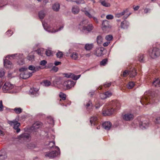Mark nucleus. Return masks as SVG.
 Here are the masks:
<instances>
[{
	"instance_id": "2eb2a0df",
	"label": "nucleus",
	"mask_w": 160,
	"mask_h": 160,
	"mask_svg": "<svg viewBox=\"0 0 160 160\" xmlns=\"http://www.w3.org/2000/svg\"><path fill=\"white\" fill-rule=\"evenodd\" d=\"M38 89L35 88H31L29 91V94L32 97L37 96L39 93L38 91Z\"/></svg>"
},
{
	"instance_id": "5fc2aeb1",
	"label": "nucleus",
	"mask_w": 160,
	"mask_h": 160,
	"mask_svg": "<svg viewBox=\"0 0 160 160\" xmlns=\"http://www.w3.org/2000/svg\"><path fill=\"white\" fill-rule=\"evenodd\" d=\"M113 16L111 14H108L106 16V18L107 19H112L113 18Z\"/></svg>"
},
{
	"instance_id": "864d4df0",
	"label": "nucleus",
	"mask_w": 160,
	"mask_h": 160,
	"mask_svg": "<svg viewBox=\"0 0 160 160\" xmlns=\"http://www.w3.org/2000/svg\"><path fill=\"white\" fill-rule=\"evenodd\" d=\"M105 94L106 95V98H107L109 97L110 96H111L112 95V93H111V92H110L109 91H107L105 93Z\"/></svg>"
},
{
	"instance_id": "052dcab7",
	"label": "nucleus",
	"mask_w": 160,
	"mask_h": 160,
	"mask_svg": "<svg viewBox=\"0 0 160 160\" xmlns=\"http://www.w3.org/2000/svg\"><path fill=\"white\" fill-rule=\"evenodd\" d=\"M52 70L55 72H56L58 71V68L56 66H53L52 67Z\"/></svg>"
},
{
	"instance_id": "20e7f679",
	"label": "nucleus",
	"mask_w": 160,
	"mask_h": 160,
	"mask_svg": "<svg viewBox=\"0 0 160 160\" xmlns=\"http://www.w3.org/2000/svg\"><path fill=\"white\" fill-rule=\"evenodd\" d=\"M128 9H126L123 10L121 12L116 13L115 14V17L117 18H119L124 15L123 17V19H125L131 14V12L128 13H127L128 12Z\"/></svg>"
},
{
	"instance_id": "f257e3e1",
	"label": "nucleus",
	"mask_w": 160,
	"mask_h": 160,
	"mask_svg": "<svg viewBox=\"0 0 160 160\" xmlns=\"http://www.w3.org/2000/svg\"><path fill=\"white\" fill-rule=\"evenodd\" d=\"M153 94L150 91L146 92L141 98L140 102L142 105H147L148 103H154Z\"/></svg>"
},
{
	"instance_id": "e433bc0d",
	"label": "nucleus",
	"mask_w": 160,
	"mask_h": 160,
	"mask_svg": "<svg viewBox=\"0 0 160 160\" xmlns=\"http://www.w3.org/2000/svg\"><path fill=\"white\" fill-rule=\"evenodd\" d=\"M42 83L44 86L48 87L51 84V82L48 80H45L42 81Z\"/></svg>"
},
{
	"instance_id": "39448f33",
	"label": "nucleus",
	"mask_w": 160,
	"mask_h": 160,
	"mask_svg": "<svg viewBox=\"0 0 160 160\" xmlns=\"http://www.w3.org/2000/svg\"><path fill=\"white\" fill-rule=\"evenodd\" d=\"M12 57L13 59H20L21 60V62H19V61H18V63L20 64H22L24 63V57L22 54H14L11 55H9L7 56V58H10Z\"/></svg>"
},
{
	"instance_id": "c03bdc74",
	"label": "nucleus",
	"mask_w": 160,
	"mask_h": 160,
	"mask_svg": "<svg viewBox=\"0 0 160 160\" xmlns=\"http://www.w3.org/2000/svg\"><path fill=\"white\" fill-rule=\"evenodd\" d=\"M86 107L87 109L88 108H92V103L90 101H89L88 102H87L86 104Z\"/></svg>"
},
{
	"instance_id": "37998d69",
	"label": "nucleus",
	"mask_w": 160,
	"mask_h": 160,
	"mask_svg": "<svg viewBox=\"0 0 160 160\" xmlns=\"http://www.w3.org/2000/svg\"><path fill=\"white\" fill-rule=\"evenodd\" d=\"M138 61H140V62H143V55L142 54H139L138 57Z\"/></svg>"
},
{
	"instance_id": "f704fd0d",
	"label": "nucleus",
	"mask_w": 160,
	"mask_h": 160,
	"mask_svg": "<svg viewBox=\"0 0 160 160\" xmlns=\"http://www.w3.org/2000/svg\"><path fill=\"white\" fill-rule=\"evenodd\" d=\"M42 25H43V26L45 30H46V31H48V32H58L60 30L62 29L63 28V26H62V27H60L58 30H55L54 31L53 30H48V29H46V28H45V25L43 23H42Z\"/></svg>"
},
{
	"instance_id": "5701e85b",
	"label": "nucleus",
	"mask_w": 160,
	"mask_h": 160,
	"mask_svg": "<svg viewBox=\"0 0 160 160\" xmlns=\"http://www.w3.org/2000/svg\"><path fill=\"white\" fill-rule=\"evenodd\" d=\"M99 2L103 7H109L111 6L110 3L107 2L106 0H99Z\"/></svg>"
},
{
	"instance_id": "412c9836",
	"label": "nucleus",
	"mask_w": 160,
	"mask_h": 160,
	"mask_svg": "<svg viewBox=\"0 0 160 160\" xmlns=\"http://www.w3.org/2000/svg\"><path fill=\"white\" fill-rule=\"evenodd\" d=\"M4 65L6 68H11L13 67L12 63L7 59H4Z\"/></svg>"
},
{
	"instance_id": "9d476101",
	"label": "nucleus",
	"mask_w": 160,
	"mask_h": 160,
	"mask_svg": "<svg viewBox=\"0 0 160 160\" xmlns=\"http://www.w3.org/2000/svg\"><path fill=\"white\" fill-rule=\"evenodd\" d=\"M18 138L22 141H29L30 140V137L29 134L24 133L18 136Z\"/></svg>"
},
{
	"instance_id": "ea45409f",
	"label": "nucleus",
	"mask_w": 160,
	"mask_h": 160,
	"mask_svg": "<svg viewBox=\"0 0 160 160\" xmlns=\"http://www.w3.org/2000/svg\"><path fill=\"white\" fill-rule=\"evenodd\" d=\"M135 83L133 82H129L127 85V88L129 89L132 88L134 86Z\"/></svg>"
},
{
	"instance_id": "423d86ee",
	"label": "nucleus",
	"mask_w": 160,
	"mask_h": 160,
	"mask_svg": "<svg viewBox=\"0 0 160 160\" xmlns=\"http://www.w3.org/2000/svg\"><path fill=\"white\" fill-rule=\"evenodd\" d=\"M14 87L13 85L11 84L10 82H7L5 83L2 88V89L4 92H10L9 91L12 89Z\"/></svg>"
},
{
	"instance_id": "a19ab883",
	"label": "nucleus",
	"mask_w": 160,
	"mask_h": 160,
	"mask_svg": "<svg viewBox=\"0 0 160 160\" xmlns=\"http://www.w3.org/2000/svg\"><path fill=\"white\" fill-rule=\"evenodd\" d=\"M36 52L39 55L42 56L44 51L43 49L40 48L37 50Z\"/></svg>"
},
{
	"instance_id": "6ab92c4d",
	"label": "nucleus",
	"mask_w": 160,
	"mask_h": 160,
	"mask_svg": "<svg viewBox=\"0 0 160 160\" xmlns=\"http://www.w3.org/2000/svg\"><path fill=\"white\" fill-rule=\"evenodd\" d=\"M102 126L105 130H109L111 127L112 124L110 122L107 121L103 123Z\"/></svg>"
},
{
	"instance_id": "4468645a",
	"label": "nucleus",
	"mask_w": 160,
	"mask_h": 160,
	"mask_svg": "<svg viewBox=\"0 0 160 160\" xmlns=\"http://www.w3.org/2000/svg\"><path fill=\"white\" fill-rule=\"evenodd\" d=\"M93 26L92 24H89L87 26H84L82 28V31L83 32H91L93 29Z\"/></svg>"
},
{
	"instance_id": "49530a36",
	"label": "nucleus",
	"mask_w": 160,
	"mask_h": 160,
	"mask_svg": "<svg viewBox=\"0 0 160 160\" xmlns=\"http://www.w3.org/2000/svg\"><path fill=\"white\" fill-rule=\"evenodd\" d=\"M59 96L62 100H64L66 99V95L63 93H60Z\"/></svg>"
},
{
	"instance_id": "a878e982",
	"label": "nucleus",
	"mask_w": 160,
	"mask_h": 160,
	"mask_svg": "<svg viewBox=\"0 0 160 160\" xmlns=\"http://www.w3.org/2000/svg\"><path fill=\"white\" fill-rule=\"evenodd\" d=\"M129 25V22L127 21L124 20L121 22V27L122 28L126 29L128 28Z\"/></svg>"
},
{
	"instance_id": "6e6552de",
	"label": "nucleus",
	"mask_w": 160,
	"mask_h": 160,
	"mask_svg": "<svg viewBox=\"0 0 160 160\" xmlns=\"http://www.w3.org/2000/svg\"><path fill=\"white\" fill-rule=\"evenodd\" d=\"M111 26L110 24L109 21L107 20H103L102 22V28L104 31H106L110 29Z\"/></svg>"
},
{
	"instance_id": "0e129e2a",
	"label": "nucleus",
	"mask_w": 160,
	"mask_h": 160,
	"mask_svg": "<svg viewBox=\"0 0 160 160\" xmlns=\"http://www.w3.org/2000/svg\"><path fill=\"white\" fill-rule=\"evenodd\" d=\"M28 59L29 61H32L34 59V56L32 55H29L28 56Z\"/></svg>"
},
{
	"instance_id": "f03ea898",
	"label": "nucleus",
	"mask_w": 160,
	"mask_h": 160,
	"mask_svg": "<svg viewBox=\"0 0 160 160\" xmlns=\"http://www.w3.org/2000/svg\"><path fill=\"white\" fill-rule=\"evenodd\" d=\"M112 104L113 108L104 109L102 110V113L104 116H109L112 114L114 111L113 108H116V109H118L120 108V104L118 101H113Z\"/></svg>"
},
{
	"instance_id": "f3484780",
	"label": "nucleus",
	"mask_w": 160,
	"mask_h": 160,
	"mask_svg": "<svg viewBox=\"0 0 160 160\" xmlns=\"http://www.w3.org/2000/svg\"><path fill=\"white\" fill-rule=\"evenodd\" d=\"M65 75V76L66 77L68 78H71L72 79L75 80H78L81 77V75H76L72 73H66Z\"/></svg>"
},
{
	"instance_id": "4d7b16f0",
	"label": "nucleus",
	"mask_w": 160,
	"mask_h": 160,
	"mask_svg": "<svg viewBox=\"0 0 160 160\" xmlns=\"http://www.w3.org/2000/svg\"><path fill=\"white\" fill-rule=\"evenodd\" d=\"M5 74V72L2 69H0V78L3 77Z\"/></svg>"
},
{
	"instance_id": "603ef678",
	"label": "nucleus",
	"mask_w": 160,
	"mask_h": 160,
	"mask_svg": "<svg viewBox=\"0 0 160 160\" xmlns=\"http://www.w3.org/2000/svg\"><path fill=\"white\" fill-rule=\"evenodd\" d=\"M113 38L112 36L111 35H108L106 36L105 39L108 41L111 40Z\"/></svg>"
},
{
	"instance_id": "ddd939ff",
	"label": "nucleus",
	"mask_w": 160,
	"mask_h": 160,
	"mask_svg": "<svg viewBox=\"0 0 160 160\" xmlns=\"http://www.w3.org/2000/svg\"><path fill=\"white\" fill-rule=\"evenodd\" d=\"M122 119L126 121L132 120L134 118L133 114L130 113H128L122 115Z\"/></svg>"
},
{
	"instance_id": "2f4dec72",
	"label": "nucleus",
	"mask_w": 160,
	"mask_h": 160,
	"mask_svg": "<svg viewBox=\"0 0 160 160\" xmlns=\"http://www.w3.org/2000/svg\"><path fill=\"white\" fill-rule=\"evenodd\" d=\"M79 11V8L77 6H73L72 9V12L74 14H78Z\"/></svg>"
},
{
	"instance_id": "1a4fd4ad",
	"label": "nucleus",
	"mask_w": 160,
	"mask_h": 160,
	"mask_svg": "<svg viewBox=\"0 0 160 160\" xmlns=\"http://www.w3.org/2000/svg\"><path fill=\"white\" fill-rule=\"evenodd\" d=\"M75 84L73 81L67 80L64 82L63 84V86L66 89H68L73 87Z\"/></svg>"
},
{
	"instance_id": "774afa93",
	"label": "nucleus",
	"mask_w": 160,
	"mask_h": 160,
	"mask_svg": "<svg viewBox=\"0 0 160 160\" xmlns=\"http://www.w3.org/2000/svg\"><path fill=\"white\" fill-rule=\"evenodd\" d=\"M155 122L157 123H160V117H158L156 118Z\"/></svg>"
},
{
	"instance_id": "393cba45",
	"label": "nucleus",
	"mask_w": 160,
	"mask_h": 160,
	"mask_svg": "<svg viewBox=\"0 0 160 160\" xmlns=\"http://www.w3.org/2000/svg\"><path fill=\"white\" fill-rule=\"evenodd\" d=\"M60 5L58 2L54 3L52 5V9L55 11L58 12L60 9Z\"/></svg>"
},
{
	"instance_id": "7c9ffc66",
	"label": "nucleus",
	"mask_w": 160,
	"mask_h": 160,
	"mask_svg": "<svg viewBox=\"0 0 160 160\" xmlns=\"http://www.w3.org/2000/svg\"><path fill=\"white\" fill-rule=\"evenodd\" d=\"M54 84L59 85L61 83V78L60 77H56L54 80L53 81Z\"/></svg>"
},
{
	"instance_id": "473e14b6",
	"label": "nucleus",
	"mask_w": 160,
	"mask_h": 160,
	"mask_svg": "<svg viewBox=\"0 0 160 160\" xmlns=\"http://www.w3.org/2000/svg\"><path fill=\"white\" fill-rule=\"evenodd\" d=\"M70 57L72 59L75 60L78 59L79 57L78 54L76 52L72 53Z\"/></svg>"
},
{
	"instance_id": "bf43d9fd",
	"label": "nucleus",
	"mask_w": 160,
	"mask_h": 160,
	"mask_svg": "<svg viewBox=\"0 0 160 160\" xmlns=\"http://www.w3.org/2000/svg\"><path fill=\"white\" fill-rule=\"evenodd\" d=\"M47 63V62L45 60L41 61L40 62V65L43 66H44Z\"/></svg>"
},
{
	"instance_id": "bb28decb",
	"label": "nucleus",
	"mask_w": 160,
	"mask_h": 160,
	"mask_svg": "<svg viewBox=\"0 0 160 160\" xmlns=\"http://www.w3.org/2000/svg\"><path fill=\"white\" fill-rule=\"evenodd\" d=\"M102 49L100 48H98L96 49L94 54L98 57H100L102 55Z\"/></svg>"
},
{
	"instance_id": "4c0bfd02",
	"label": "nucleus",
	"mask_w": 160,
	"mask_h": 160,
	"mask_svg": "<svg viewBox=\"0 0 160 160\" xmlns=\"http://www.w3.org/2000/svg\"><path fill=\"white\" fill-rule=\"evenodd\" d=\"M47 122L50 124H54V120L51 116H49L47 119Z\"/></svg>"
},
{
	"instance_id": "de8ad7c7",
	"label": "nucleus",
	"mask_w": 160,
	"mask_h": 160,
	"mask_svg": "<svg viewBox=\"0 0 160 160\" xmlns=\"http://www.w3.org/2000/svg\"><path fill=\"white\" fill-rule=\"evenodd\" d=\"M56 55L57 58H61L62 57L63 54L62 52L59 51L57 53Z\"/></svg>"
},
{
	"instance_id": "cd10ccee",
	"label": "nucleus",
	"mask_w": 160,
	"mask_h": 160,
	"mask_svg": "<svg viewBox=\"0 0 160 160\" xmlns=\"http://www.w3.org/2000/svg\"><path fill=\"white\" fill-rule=\"evenodd\" d=\"M93 43H87L85 45L84 48L87 51H90L93 48Z\"/></svg>"
},
{
	"instance_id": "aec40b11",
	"label": "nucleus",
	"mask_w": 160,
	"mask_h": 160,
	"mask_svg": "<svg viewBox=\"0 0 160 160\" xmlns=\"http://www.w3.org/2000/svg\"><path fill=\"white\" fill-rule=\"evenodd\" d=\"M28 68L29 70L33 71L32 72V73L33 72L38 71L42 68L40 66H34L33 65H30L29 66Z\"/></svg>"
},
{
	"instance_id": "09e8293b",
	"label": "nucleus",
	"mask_w": 160,
	"mask_h": 160,
	"mask_svg": "<svg viewBox=\"0 0 160 160\" xmlns=\"http://www.w3.org/2000/svg\"><path fill=\"white\" fill-rule=\"evenodd\" d=\"M107 61L108 60L107 59H104L101 62L100 65L103 66H104L107 63Z\"/></svg>"
},
{
	"instance_id": "a18cd8bd",
	"label": "nucleus",
	"mask_w": 160,
	"mask_h": 160,
	"mask_svg": "<svg viewBox=\"0 0 160 160\" xmlns=\"http://www.w3.org/2000/svg\"><path fill=\"white\" fill-rule=\"evenodd\" d=\"M76 3L77 4H84L85 3L84 0H76Z\"/></svg>"
},
{
	"instance_id": "c85d7f7f",
	"label": "nucleus",
	"mask_w": 160,
	"mask_h": 160,
	"mask_svg": "<svg viewBox=\"0 0 160 160\" xmlns=\"http://www.w3.org/2000/svg\"><path fill=\"white\" fill-rule=\"evenodd\" d=\"M152 85L153 86L156 87H160V80L158 79H156L152 82Z\"/></svg>"
},
{
	"instance_id": "13d9d810",
	"label": "nucleus",
	"mask_w": 160,
	"mask_h": 160,
	"mask_svg": "<svg viewBox=\"0 0 160 160\" xmlns=\"http://www.w3.org/2000/svg\"><path fill=\"white\" fill-rule=\"evenodd\" d=\"M27 68L24 67L21 68L19 69V71L21 72H24L25 71H27Z\"/></svg>"
},
{
	"instance_id": "0eeeda50",
	"label": "nucleus",
	"mask_w": 160,
	"mask_h": 160,
	"mask_svg": "<svg viewBox=\"0 0 160 160\" xmlns=\"http://www.w3.org/2000/svg\"><path fill=\"white\" fill-rule=\"evenodd\" d=\"M60 153V150L57 151L56 150L52 151L51 152H46L45 154V156L46 157H48L49 158H52L56 157L58 156Z\"/></svg>"
},
{
	"instance_id": "6e6d98bb",
	"label": "nucleus",
	"mask_w": 160,
	"mask_h": 160,
	"mask_svg": "<svg viewBox=\"0 0 160 160\" xmlns=\"http://www.w3.org/2000/svg\"><path fill=\"white\" fill-rule=\"evenodd\" d=\"M45 52L48 56H50L52 54L51 51L50 50H47L45 51Z\"/></svg>"
},
{
	"instance_id": "72a5a7b5",
	"label": "nucleus",
	"mask_w": 160,
	"mask_h": 160,
	"mask_svg": "<svg viewBox=\"0 0 160 160\" xmlns=\"http://www.w3.org/2000/svg\"><path fill=\"white\" fill-rule=\"evenodd\" d=\"M46 15V12L44 11H41L38 13V16L41 19H42Z\"/></svg>"
},
{
	"instance_id": "a211bd4d",
	"label": "nucleus",
	"mask_w": 160,
	"mask_h": 160,
	"mask_svg": "<svg viewBox=\"0 0 160 160\" xmlns=\"http://www.w3.org/2000/svg\"><path fill=\"white\" fill-rule=\"evenodd\" d=\"M48 148L49 149H56L59 151L60 149L57 146H55V142L54 141L50 142L48 145Z\"/></svg>"
},
{
	"instance_id": "e2e57ef3",
	"label": "nucleus",
	"mask_w": 160,
	"mask_h": 160,
	"mask_svg": "<svg viewBox=\"0 0 160 160\" xmlns=\"http://www.w3.org/2000/svg\"><path fill=\"white\" fill-rule=\"evenodd\" d=\"M3 106L2 104V100L0 102V111H2L3 110Z\"/></svg>"
},
{
	"instance_id": "c756f323",
	"label": "nucleus",
	"mask_w": 160,
	"mask_h": 160,
	"mask_svg": "<svg viewBox=\"0 0 160 160\" xmlns=\"http://www.w3.org/2000/svg\"><path fill=\"white\" fill-rule=\"evenodd\" d=\"M137 73L134 68L132 69L129 71V75L130 77L133 78L136 75Z\"/></svg>"
},
{
	"instance_id": "f8f14e48",
	"label": "nucleus",
	"mask_w": 160,
	"mask_h": 160,
	"mask_svg": "<svg viewBox=\"0 0 160 160\" xmlns=\"http://www.w3.org/2000/svg\"><path fill=\"white\" fill-rule=\"evenodd\" d=\"M32 75V73L29 72L28 71L22 72L20 74V77L23 79H26Z\"/></svg>"
},
{
	"instance_id": "9b49d317",
	"label": "nucleus",
	"mask_w": 160,
	"mask_h": 160,
	"mask_svg": "<svg viewBox=\"0 0 160 160\" xmlns=\"http://www.w3.org/2000/svg\"><path fill=\"white\" fill-rule=\"evenodd\" d=\"M81 11L84 13L86 16L89 18H92L95 22L97 23H99V21L98 19L96 17H93L92 15L88 11L82 10Z\"/></svg>"
},
{
	"instance_id": "8fccbe9b",
	"label": "nucleus",
	"mask_w": 160,
	"mask_h": 160,
	"mask_svg": "<svg viewBox=\"0 0 160 160\" xmlns=\"http://www.w3.org/2000/svg\"><path fill=\"white\" fill-rule=\"evenodd\" d=\"M128 75H129V71L126 70L123 72V74L122 75V76L123 77H126Z\"/></svg>"
},
{
	"instance_id": "338daca9",
	"label": "nucleus",
	"mask_w": 160,
	"mask_h": 160,
	"mask_svg": "<svg viewBox=\"0 0 160 160\" xmlns=\"http://www.w3.org/2000/svg\"><path fill=\"white\" fill-rule=\"evenodd\" d=\"M6 34L8 36H10L12 34V32L11 30H8L6 32Z\"/></svg>"
},
{
	"instance_id": "dca6fc26",
	"label": "nucleus",
	"mask_w": 160,
	"mask_h": 160,
	"mask_svg": "<svg viewBox=\"0 0 160 160\" xmlns=\"http://www.w3.org/2000/svg\"><path fill=\"white\" fill-rule=\"evenodd\" d=\"M8 123L11 126H13V128L15 129H17L18 128L20 125V123L18 122L16 120H14L13 121H8Z\"/></svg>"
},
{
	"instance_id": "4be33fe9",
	"label": "nucleus",
	"mask_w": 160,
	"mask_h": 160,
	"mask_svg": "<svg viewBox=\"0 0 160 160\" xmlns=\"http://www.w3.org/2000/svg\"><path fill=\"white\" fill-rule=\"evenodd\" d=\"M90 122L92 125V124L94 126L97 125L98 122L97 117L96 116L91 117L90 119Z\"/></svg>"
},
{
	"instance_id": "58836bf2",
	"label": "nucleus",
	"mask_w": 160,
	"mask_h": 160,
	"mask_svg": "<svg viewBox=\"0 0 160 160\" xmlns=\"http://www.w3.org/2000/svg\"><path fill=\"white\" fill-rule=\"evenodd\" d=\"M103 38L101 36H98L97 38V41L98 44H101L102 42Z\"/></svg>"
},
{
	"instance_id": "680f3d73",
	"label": "nucleus",
	"mask_w": 160,
	"mask_h": 160,
	"mask_svg": "<svg viewBox=\"0 0 160 160\" xmlns=\"http://www.w3.org/2000/svg\"><path fill=\"white\" fill-rule=\"evenodd\" d=\"M111 85V82H106L104 84V86L105 88L108 87H110Z\"/></svg>"
},
{
	"instance_id": "69168bd1",
	"label": "nucleus",
	"mask_w": 160,
	"mask_h": 160,
	"mask_svg": "<svg viewBox=\"0 0 160 160\" xmlns=\"http://www.w3.org/2000/svg\"><path fill=\"white\" fill-rule=\"evenodd\" d=\"M105 93H102L100 95V98L102 99H105L106 98Z\"/></svg>"
},
{
	"instance_id": "7ed1b4c3",
	"label": "nucleus",
	"mask_w": 160,
	"mask_h": 160,
	"mask_svg": "<svg viewBox=\"0 0 160 160\" xmlns=\"http://www.w3.org/2000/svg\"><path fill=\"white\" fill-rule=\"evenodd\" d=\"M148 54L152 58H156L160 55V50L156 47L151 48L149 50Z\"/></svg>"
},
{
	"instance_id": "79ce46f5",
	"label": "nucleus",
	"mask_w": 160,
	"mask_h": 160,
	"mask_svg": "<svg viewBox=\"0 0 160 160\" xmlns=\"http://www.w3.org/2000/svg\"><path fill=\"white\" fill-rule=\"evenodd\" d=\"M13 110L17 114L20 113L22 112V109L20 108H14Z\"/></svg>"
},
{
	"instance_id": "c9c22d12",
	"label": "nucleus",
	"mask_w": 160,
	"mask_h": 160,
	"mask_svg": "<svg viewBox=\"0 0 160 160\" xmlns=\"http://www.w3.org/2000/svg\"><path fill=\"white\" fill-rule=\"evenodd\" d=\"M41 123L38 122H37L33 124L32 126V128L34 129H37L39 128L41 126Z\"/></svg>"
},
{
	"instance_id": "b1692460",
	"label": "nucleus",
	"mask_w": 160,
	"mask_h": 160,
	"mask_svg": "<svg viewBox=\"0 0 160 160\" xmlns=\"http://www.w3.org/2000/svg\"><path fill=\"white\" fill-rule=\"evenodd\" d=\"M149 123L147 121H144L139 123L140 128L142 129H145L148 127Z\"/></svg>"
},
{
	"instance_id": "3c124183",
	"label": "nucleus",
	"mask_w": 160,
	"mask_h": 160,
	"mask_svg": "<svg viewBox=\"0 0 160 160\" xmlns=\"http://www.w3.org/2000/svg\"><path fill=\"white\" fill-rule=\"evenodd\" d=\"M7 158V156L4 154V155L1 154V151H0V160H2L5 159Z\"/></svg>"
}]
</instances>
